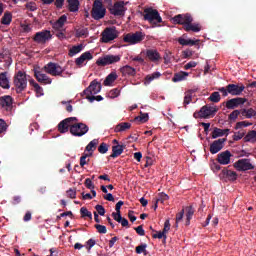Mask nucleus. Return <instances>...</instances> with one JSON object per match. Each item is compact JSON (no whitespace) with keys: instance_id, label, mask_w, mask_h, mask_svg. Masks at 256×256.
I'll list each match as a JSON object with an SVG mask.
<instances>
[{"instance_id":"nucleus-35","label":"nucleus","mask_w":256,"mask_h":256,"mask_svg":"<svg viewBox=\"0 0 256 256\" xmlns=\"http://www.w3.org/2000/svg\"><path fill=\"white\" fill-rule=\"evenodd\" d=\"M117 81V74L116 73H110L104 80L105 87H109L113 85Z\"/></svg>"},{"instance_id":"nucleus-60","label":"nucleus","mask_w":256,"mask_h":256,"mask_svg":"<svg viewBox=\"0 0 256 256\" xmlns=\"http://www.w3.org/2000/svg\"><path fill=\"white\" fill-rule=\"evenodd\" d=\"M249 125H251V123L249 122H245V121L238 122L236 123L235 129H242V127H249Z\"/></svg>"},{"instance_id":"nucleus-22","label":"nucleus","mask_w":256,"mask_h":256,"mask_svg":"<svg viewBox=\"0 0 256 256\" xmlns=\"http://www.w3.org/2000/svg\"><path fill=\"white\" fill-rule=\"evenodd\" d=\"M91 59H93V54L87 51V52H84L82 55H80V57L76 58L75 63L77 67H83V64L85 63V61H91Z\"/></svg>"},{"instance_id":"nucleus-8","label":"nucleus","mask_w":256,"mask_h":256,"mask_svg":"<svg viewBox=\"0 0 256 256\" xmlns=\"http://www.w3.org/2000/svg\"><path fill=\"white\" fill-rule=\"evenodd\" d=\"M45 73L52 75V77H63V72L65 71L59 64L54 62H49L44 66Z\"/></svg>"},{"instance_id":"nucleus-21","label":"nucleus","mask_w":256,"mask_h":256,"mask_svg":"<svg viewBox=\"0 0 256 256\" xmlns=\"http://www.w3.org/2000/svg\"><path fill=\"white\" fill-rule=\"evenodd\" d=\"M221 179H228V181H237V172L224 168L220 174Z\"/></svg>"},{"instance_id":"nucleus-55","label":"nucleus","mask_w":256,"mask_h":256,"mask_svg":"<svg viewBox=\"0 0 256 256\" xmlns=\"http://www.w3.org/2000/svg\"><path fill=\"white\" fill-rule=\"evenodd\" d=\"M86 99L90 101V103H93L94 101H103V96L98 95V96H88Z\"/></svg>"},{"instance_id":"nucleus-4","label":"nucleus","mask_w":256,"mask_h":256,"mask_svg":"<svg viewBox=\"0 0 256 256\" xmlns=\"http://www.w3.org/2000/svg\"><path fill=\"white\" fill-rule=\"evenodd\" d=\"M144 21H148L150 25L157 27L158 23L163 22V18H161L159 11L153 8H146L144 9Z\"/></svg>"},{"instance_id":"nucleus-34","label":"nucleus","mask_w":256,"mask_h":256,"mask_svg":"<svg viewBox=\"0 0 256 256\" xmlns=\"http://www.w3.org/2000/svg\"><path fill=\"white\" fill-rule=\"evenodd\" d=\"M186 77H189V73L181 71L174 74L172 81L173 83H179V81H185Z\"/></svg>"},{"instance_id":"nucleus-12","label":"nucleus","mask_w":256,"mask_h":256,"mask_svg":"<svg viewBox=\"0 0 256 256\" xmlns=\"http://www.w3.org/2000/svg\"><path fill=\"white\" fill-rule=\"evenodd\" d=\"M77 121H79L77 117H68L58 124L57 129L62 134L69 133V131L71 132V126L73 125V122Z\"/></svg>"},{"instance_id":"nucleus-51","label":"nucleus","mask_w":256,"mask_h":256,"mask_svg":"<svg viewBox=\"0 0 256 256\" xmlns=\"http://www.w3.org/2000/svg\"><path fill=\"white\" fill-rule=\"evenodd\" d=\"M67 197L70 199H75L77 197V190L70 188L69 190L66 191Z\"/></svg>"},{"instance_id":"nucleus-46","label":"nucleus","mask_w":256,"mask_h":256,"mask_svg":"<svg viewBox=\"0 0 256 256\" xmlns=\"http://www.w3.org/2000/svg\"><path fill=\"white\" fill-rule=\"evenodd\" d=\"M136 253L137 255H141V253H143L144 255H147V244H141L137 246Z\"/></svg>"},{"instance_id":"nucleus-19","label":"nucleus","mask_w":256,"mask_h":256,"mask_svg":"<svg viewBox=\"0 0 256 256\" xmlns=\"http://www.w3.org/2000/svg\"><path fill=\"white\" fill-rule=\"evenodd\" d=\"M231 156V152L226 150L217 155L216 161H218L220 165H229V163H231Z\"/></svg>"},{"instance_id":"nucleus-11","label":"nucleus","mask_w":256,"mask_h":256,"mask_svg":"<svg viewBox=\"0 0 256 256\" xmlns=\"http://www.w3.org/2000/svg\"><path fill=\"white\" fill-rule=\"evenodd\" d=\"M145 39V34L141 31H137L135 33H128L124 36V43H129V45H137V43H141Z\"/></svg>"},{"instance_id":"nucleus-63","label":"nucleus","mask_w":256,"mask_h":256,"mask_svg":"<svg viewBox=\"0 0 256 256\" xmlns=\"http://www.w3.org/2000/svg\"><path fill=\"white\" fill-rule=\"evenodd\" d=\"M134 229H135L136 233H137L138 235H140V237L145 236V230L143 229V226H142V225H140V226H138V227H136V228H134Z\"/></svg>"},{"instance_id":"nucleus-10","label":"nucleus","mask_w":256,"mask_h":256,"mask_svg":"<svg viewBox=\"0 0 256 256\" xmlns=\"http://www.w3.org/2000/svg\"><path fill=\"white\" fill-rule=\"evenodd\" d=\"M119 61H121L120 55H105L98 58L96 65L98 67H106V65H113L114 63H119Z\"/></svg>"},{"instance_id":"nucleus-54","label":"nucleus","mask_w":256,"mask_h":256,"mask_svg":"<svg viewBox=\"0 0 256 256\" xmlns=\"http://www.w3.org/2000/svg\"><path fill=\"white\" fill-rule=\"evenodd\" d=\"M7 131V122L5 120L0 119V135L1 133H5Z\"/></svg>"},{"instance_id":"nucleus-18","label":"nucleus","mask_w":256,"mask_h":256,"mask_svg":"<svg viewBox=\"0 0 256 256\" xmlns=\"http://www.w3.org/2000/svg\"><path fill=\"white\" fill-rule=\"evenodd\" d=\"M247 102V98H232L226 102V108L228 109H237L239 105H244Z\"/></svg>"},{"instance_id":"nucleus-57","label":"nucleus","mask_w":256,"mask_h":256,"mask_svg":"<svg viewBox=\"0 0 256 256\" xmlns=\"http://www.w3.org/2000/svg\"><path fill=\"white\" fill-rule=\"evenodd\" d=\"M95 209H96L98 215H101V216L105 215V207H103V205L98 204L95 206Z\"/></svg>"},{"instance_id":"nucleus-45","label":"nucleus","mask_w":256,"mask_h":256,"mask_svg":"<svg viewBox=\"0 0 256 256\" xmlns=\"http://www.w3.org/2000/svg\"><path fill=\"white\" fill-rule=\"evenodd\" d=\"M80 215L83 218L88 217L89 219H93V214L89 210H87L86 207H82L80 209Z\"/></svg>"},{"instance_id":"nucleus-7","label":"nucleus","mask_w":256,"mask_h":256,"mask_svg":"<svg viewBox=\"0 0 256 256\" xmlns=\"http://www.w3.org/2000/svg\"><path fill=\"white\" fill-rule=\"evenodd\" d=\"M119 37V31H117V27L112 26V27H107L103 32H102V38L101 41L102 43H110V41H115Z\"/></svg>"},{"instance_id":"nucleus-25","label":"nucleus","mask_w":256,"mask_h":256,"mask_svg":"<svg viewBox=\"0 0 256 256\" xmlns=\"http://www.w3.org/2000/svg\"><path fill=\"white\" fill-rule=\"evenodd\" d=\"M120 72L122 73L123 77H135V75H137V70L129 65L120 68Z\"/></svg>"},{"instance_id":"nucleus-17","label":"nucleus","mask_w":256,"mask_h":256,"mask_svg":"<svg viewBox=\"0 0 256 256\" xmlns=\"http://www.w3.org/2000/svg\"><path fill=\"white\" fill-rule=\"evenodd\" d=\"M227 91H228L229 95L239 96V95H241V93H243L245 91V86L243 84H241V85L228 84Z\"/></svg>"},{"instance_id":"nucleus-20","label":"nucleus","mask_w":256,"mask_h":256,"mask_svg":"<svg viewBox=\"0 0 256 256\" xmlns=\"http://www.w3.org/2000/svg\"><path fill=\"white\" fill-rule=\"evenodd\" d=\"M34 76L38 83H42L43 85H51L52 80L47 74H43L41 71H34Z\"/></svg>"},{"instance_id":"nucleus-36","label":"nucleus","mask_w":256,"mask_h":256,"mask_svg":"<svg viewBox=\"0 0 256 256\" xmlns=\"http://www.w3.org/2000/svg\"><path fill=\"white\" fill-rule=\"evenodd\" d=\"M159 77H161V73L160 72H154L152 74H148L145 77L144 85H149L152 81H155V79H159Z\"/></svg>"},{"instance_id":"nucleus-52","label":"nucleus","mask_w":256,"mask_h":256,"mask_svg":"<svg viewBox=\"0 0 256 256\" xmlns=\"http://www.w3.org/2000/svg\"><path fill=\"white\" fill-rule=\"evenodd\" d=\"M239 115H241V111L239 110H234L230 115H229V119L230 121H235Z\"/></svg>"},{"instance_id":"nucleus-59","label":"nucleus","mask_w":256,"mask_h":256,"mask_svg":"<svg viewBox=\"0 0 256 256\" xmlns=\"http://www.w3.org/2000/svg\"><path fill=\"white\" fill-rule=\"evenodd\" d=\"M170 229H171V223L169 222V220H166L164 223V228H163L162 232H164V234L167 235V233H169Z\"/></svg>"},{"instance_id":"nucleus-41","label":"nucleus","mask_w":256,"mask_h":256,"mask_svg":"<svg viewBox=\"0 0 256 256\" xmlns=\"http://www.w3.org/2000/svg\"><path fill=\"white\" fill-rule=\"evenodd\" d=\"M76 37L81 38V37H88L89 35V30L87 28H78L75 30Z\"/></svg>"},{"instance_id":"nucleus-24","label":"nucleus","mask_w":256,"mask_h":256,"mask_svg":"<svg viewBox=\"0 0 256 256\" xmlns=\"http://www.w3.org/2000/svg\"><path fill=\"white\" fill-rule=\"evenodd\" d=\"M0 105L4 107L6 111H11V109H13V98L11 96L0 98Z\"/></svg>"},{"instance_id":"nucleus-39","label":"nucleus","mask_w":256,"mask_h":256,"mask_svg":"<svg viewBox=\"0 0 256 256\" xmlns=\"http://www.w3.org/2000/svg\"><path fill=\"white\" fill-rule=\"evenodd\" d=\"M244 141L256 143V131L251 130L250 132H248V134L244 137Z\"/></svg>"},{"instance_id":"nucleus-33","label":"nucleus","mask_w":256,"mask_h":256,"mask_svg":"<svg viewBox=\"0 0 256 256\" xmlns=\"http://www.w3.org/2000/svg\"><path fill=\"white\" fill-rule=\"evenodd\" d=\"M11 21H13V14L11 12L7 11L2 16L0 23L2 25H11Z\"/></svg>"},{"instance_id":"nucleus-16","label":"nucleus","mask_w":256,"mask_h":256,"mask_svg":"<svg viewBox=\"0 0 256 256\" xmlns=\"http://www.w3.org/2000/svg\"><path fill=\"white\" fill-rule=\"evenodd\" d=\"M225 141H227L226 138H220L218 140H215L213 143L210 144V153L212 155H215L225 147Z\"/></svg>"},{"instance_id":"nucleus-61","label":"nucleus","mask_w":256,"mask_h":256,"mask_svg":"<svg viewBox=\"0 0 256 256\" xmlns=\"http://www.w3.org/2000/svg\"><path fill=\"white\" fill-rule=\"evenodd\" d=\"M183 215H185V210H182L181 212L176 214V227L179 224V222L183 220Z\"/></svg>"},{"instance_id":"nucleus-44","label":"nucleus","mask_w":256,"mask_h":256,"mask_svg":"<svg viewBox=\"0 0 256 256\" xmlns=\"http://www.w3.org/2000/svg\"><path fill=\"white\" fill-rule=\"evenodd\" d=\"M208 99L212 103H219V101H221V94H219V92H213Z\"/></svg>"},{"instance_id":"nucleus-5","label":"nucleus","mask_w":256,"mask_h":256,"mask_svg":"<svg viewBox=\"0 0 256 256\" xmlns=\"http://www.w3.org/2000/svg\"><path fill=\"white\" fill-rule=\"evenodd\" d=\"M70 133L73 137H83V135H87V133H89V126L79 121L72 122Z\"/></svg>"},{"instance_id":"nucleus-49","label":"nucleus","mask_w":256,"mask_h":256,"mask_svg":"<svg viewBox=\"0 0 256 256\" xmlns=\"http://www.w3.org/2000/svg\"><path fill=\"white\" fill-rule=\"evenodd\" d=\"M95 229H97L98 233H101L103 235H105V233H107V227L105 225H101V224H95Z\"/></svg>"},{"instance_id":"nucleus-26","label":"nucleus","mask_w":256,"mask_h":256,"mask_svg":"<svg viewBox=\"0 0 256 256\" xmlns=\"http://www.w3.org/2000/svg\"><path fill=\"white\" fill-rule=\"evenodd\" d=\"M124 150H125V145L116 144L112 146V154L110 155V157L112 159H116V157H119L120 155H122Z\"/></svg>"},{"instance_id":"nucleus-31","label":"nucleus","mask_w":256,"mask_h":256,"mask_svg":"<svg viewBox=\"0 0 256 256\" xmlns=\"http://www.w3.org/2000/svg\"><path fill=\"white\" fill-rule=\"evenodd\" d=\"M127 129H131V123L122 122L116 125L114 128L115 133H123V131H127Z\"/></svg>"},{"instance_id":"nucleus-32","label":"nucleus","mask_w":256,"mask_h":256,"mask_svg":"<svg viewBox=\"0 0 256 256\" xmlns=\"http://www.w3.org/2000/svg\"><path fill=\"white\" fill-rule=\"evenodd\" d=\"M0 87L3 89H9V79L7 78V72L0 73Z\"/></svg>"},{"instance_id":"nucleus-1","label":"nucleus","mask_w":256,"mask_h":256,"mask_svg":"<svg viewBox=\"0 0 256 256\" xmlns=\"http://www.w3.org/2000/svg\"><path fill=\"white\" fill-rule=\"evenodd\" d=\"M172 22L174 25H183V29L187 33L190 31L193 33H199V31H201V24L193 23V16L189 13L174 16L172 18Z\"/></svg>"},{"instance_id":"nucleus-64","label":"nucleus","mask_w":256,"mask_h":256,"mask_svg":"<svg viewBox=\"0 0 256 256\" xmlns=\"http://www.w3.org/2000/svg\"><path fill=\"white\" fill-rule=\"evenodd\" d=\"M193 67H197V62H195V61H190V62H188V63L184 66V69L189 70V69H193Z\"/></svg>"},{"instance_id":"nucleus-43","label":"nucleus","mask_w":256,"mask_h":256,"mask_svg":"<svg viewBox=\"0 0 256 256\" xmlns=\"http://www.w3.org/2000/svg\"><path fill=\"white\" fill-rule=\"evenodd\" d=\"M134 121H139V123H147L149 121V114L141 112L140 116L135 117Z\"/></svg>"},{"instance_id":"nucleus-6","label":"nucleus","mask_w":256,"mask_h":256,"mask_svg":"<svg viewBox=\"0 0 256 256\" xmlns=\"http://www.w3.org/2000/svg\"><path fill=\"white\" fill-rule=\"evenodd\" d=\"M105 13H107V10L103 7V2L95 0L91 11L92 19L99 21L105 17Z\"/></svg>"},{"instance_id":"nucleus-50","label":"nucleus","mask_w":256,"mask_h":256,"mask_svg":"<svg viewBox=\"0 0 256 256\" xmlns=\"http://www.w3.org/2000/svg\"><path fill=\"white\" fill-rule=\"evenodd\" d=\"M119 95H121V90H119L118 88L112 89L109 92V96L111 97V99H115L116 97H119Z\"/></svg>"},{"instance_id":"nucleus-23","label":"nucleus","mask_w":256,"mask_h":256,"mask_svg":"<svg viewBox=\"0 0 256 256\" xmlns=\"http://www.w3.org/2000/svg\"><path fill=\"white\" fill-rule=\"evenodd\" d=\"M146 57L149 61H152V63H157V61L161 59V54L155 49H148L146 50Z\"/></svg>"},{"instance_id":"nucleus-48","label":"nucleus","mask_w":256,"mask_h":256,"mask_svg":"<svg viewBox=\"0 0 256 256\" xmlns=\"http://www.w3.org/2000/svg\"><path fill=\"white\" fill-rule=\"evenodd\" d=\"M153 239H164V241H167V234H165L164 231L157 232L156 234L152 235Z\"/></svg>"},{"instance_id":"nucleus-58","label":"nucleus","mask_w":256,"mask_h":256,"mask_svg":"<svg viewBox=\"0 0 256 256\" xmlns=\"http://www.w3.org/2000/svg\"><path fill=\"white\" fill-rule=\"evenodd\" d=\"M84 185L87 187V189H95V185L93 184V181L90 180V178H86Z\"/></svg>"},{"instance_id":"nucleus-42","label":"nucleus","mask_w":256,"mask_h":256,"mask_svg":"<svg viewBox=\"0 0 256 256\" xmlns=\"http://www.w3.org/2000/svg\"><path fill=\"white\" fill-rule=\"evenodd\" d=\"M193 93H195V90H188L185 93V97H184V105L187 106L189 105V103H191L192 99H193Z\"/></svg>"},{"instance_id":"nucleus-37","label":"nucleus","mask_w":256,"mask_h":256,"mask_svg":"<svg viewBox=\"0 0 256 256\" xmlns=\"http://www.w3.org/2000/svg\"><path fill=\"white\" fill-rule=\"evenodd\" d=\"M83 51V44H79L77 46H72V48H70L69 50V57H75V55H77V53H81Z\"/></svg>"},{"instance_id":"nucleus-40","label":"nucleus","mask_w":256,"mask_h":256,"mask_svg":"<svg viewBox=\"0 0 256 256\" xmlns=\"http://www.w3.org/2000/svg\"><path fill=\"white\" fill-rule=\"evenodd\" d=\"M97 145H99V140L94 139L89 142V144L86 146L85 151L93 152L95 149H97Z\"/></svg>"},{"instance_id":"nucleus-53","label":"nucleus","mask_w":256,"mask_h":256,"mask_svg":"<svg viewBox=\"0 0 256 256\" xmlns=\"http://www.w3.org/2000/svg\"><path fill=\"white\" fill-rule=\"evenodd\" d=\"M34 89L36 92V97L43 96V88L41 86H39L38 84H34Z\"/></svg>"},{"instance_id":"nucleus-30","label":"nucleus","mask_w":256,"mask_h":256,"mask_svg":"<svg viewBox=\"0 0 256 256\" xmlns=\"http://www.w3.org/2000/svg\"><path fill=\"white\" fill-rule=\"evenodd\" d=\"M68 3V9L71 13H77L79 11V0H66Z\"/></svg>"},{"instance_id":"nucleus-2","label":"nucleus","mask_w":256,"mask_h":256,"mask_svg":"<svg viewBox=\"0 0 256 256\" xmlns=\"http://www.w3.org/2000/svg\"><path fill=\"white\" fill-rule=\"evenodd\" d=\"M217 111H219L217 106L205 105L199 110V112H195L193 117L195 119H211V117H215V115H217Z\"/></svg>"},{"instance_id":"nucleus-9","label":"nucleus","mask_w":256,"mask_h":256,"mask_svg":"<svg viewBox=\"0 0 256 256\" xmlns=\"http://www.w3.org/2000/svg\"><path fill=\"white\" fill-rule=\"evenodd\" d=\"M34 43H38V45H45V43L51 41L53 39V34L49 30H42L37 32L36 35L32 37Z\"/></svg>"},{"instance_id":"nucleus-29","label":"nucleus","mask_w":256,"mask_h":256,"mask_svg":"<svg viewBox=\"0 0 256 256\" xmlns=\"http://www.w3.org/2000/svg\"><path fill=\"white\" fill-rule=\"evenodd\" d=\"M186 211V226L191 225V219H193V215H195V208L193 206H187L185 208Z\"/></svg>"},{"instance_id":"nucleus-14","label":"nucleus","mask_w":256,"mask_h":256,"mask_svg":"<svg viewBox=\"0 0 256 256\" xmlns=\"http://www.w3.org/2000/svg\"><path fill=\"white\" fill-rule=\"evenodd\" d=\"M235 169L237 171H253L255 166L251 163V159L243 158L234 163Z\"/></svg>"},{"instance_id":"nucleus-38","label":"nucleus","mask_w":256,"mask_h":256,"mask_svg":"<svg viewBox=\"0 0 256 256\" xmlns=\"http://www.w3.org/2000/svg\"><path fill=\"white\" fill-rule=\"evenodd\" d=\"M242 117H246V119H251V117H255L256 111L253 108L243 109L241 110Z\"/></svg>"},{"instance_id":"nucleus-13","label":"nucleus","mask_w":256,"mask_h":256,"mask_svg":"<svg viewBox=\"0 0 256 256\" xmlns=\"http://www.w3.org/2000/svg\"><path fill=\"white\" fill-rule=\"evenodd\" d=\"M101 83L97 80H93L90 85L83 91V95L86 98L91 97V95H97V93H101Z\"/></svg>"},{"instance_id":"nucleus-28","label":"nucleus","mask_w":256,"mask_h":256,"mask_svg":"<svg viewBox=\"0 0 256 256\" xmlns=\"http://www.w3.org/2000/svg\"><path fill=\"white\" fill-rule=\"evenodd\" d=\"M67 23V16L62 15L56 22L53 23L52 27L56 31H59V29H63V25Z\"/></svg>"},{"instance_id":"nucleus-56","label":"nucleus","mask_w":256,"mask_h":256,"mask_svg":"<svg viewBox=\"0 0 256 256\" xmlns=\"http://www.w3.org/2000/svg\"><path fill=\"white\" fill-rule=\"evenodd\" d=\"M26 9L29 11H37V4H35V2H28L26 4Z\"/></svg>"},{"instance_id":"nucleus-47","label":"nucleus","mask_w":256,"mask_h":256,"mask_svg":"<svg viewBox=\"0 0 256 256\" xmlns=\"http://www.w3.org/2000/svg\"><path fill=\"white\" fill-rule=\"evenodd\" d=\"M98 151L102 155H105V153H107V151H109V145H107V143H105V142L101 143L100 146L98 147Z\"/></svg>"},{"instance_id":"nucleus-3","label":"nucleus","mask_w":256,"mask_h":256,"mask_svg":"<svg viewBox=\"0 0 256 256\" xmlns=\"http://www.w3.org/2000/svg\"><path fill=\"white\" fill-rule=\"evenodd\" d=\"M14 87L16 89V93H23L27 89V74L21 70H19L14 75Z\"/></svg>"},{"instance_id":"nucleus-27","label":"nucleus","mask_w":256,"mask_h":256,"mask_svg":"<svg viewBox=\"0 0 256 256\" xmlns=\"http://www.w3.org/2000/svg\"><path fill=\"white\" fill-rule=\"evenodd\" d=\"M223 135H229V129H220L215 127L212 131V139H217L218 137H223Z\"/></svg>"},{"instance_id":"nucleus-62","label":"nucleus","mask_w":256,"mask_h":256,"mask_svg":"<svg viewBox=\"0 0 256 256\" xmlns=\"http://www.w3.org/2000/svg\"><path fill=\"white\" fill-rule=\"evenodd\" d=\"M169 199V195L165 194V193H161L157 199V201H159L160 203H163L164 201H168Z\"/></svg>"},{"instance_id":"nucleus-15","label":"nucleus","mask_w":256,"mask_h":256,"mask_svg":"<svg viewBox=\"0 0 256 256\" xmlns=\"http://www.w3.org/2000/svg\"><path fill=\"white\" fill-rule=\"evenodd\" d=\"M109 9L112 15H115L116 17H121L122 15H125V2L118 1Z\"/></svg>"}]
</instances>
